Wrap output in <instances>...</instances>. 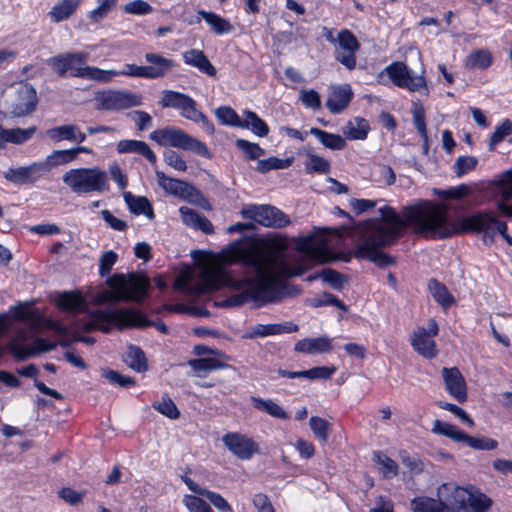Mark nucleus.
<instances>
[{
	"mask_svg": "<svg viewBox=\"0 0 512 512\" xmlns=\"http://www.w3.org/2000/svg\"><path fill=\"white\" fill-rule=\"evenodd\" d=\"M381 218L358 223L354 228L357 238L355 257L367 259L384 268L394 264V259L381 249L395 243L405 226L412 227L416 234L434 239H445L460 233H483L484 240L498 232L503 238L507 235V225L499 222L489 212L460 217L449 222L447 209L430 201H419L405 206L399 215L394 208L384 206L379 209Z\"/></svg>",
	"mask_w": 512,
	"mask_h": 512,
	"instance_id": "f257e3e1",
	"label": "nucleus"
},
{
	"mask_svg": "<svg viewBox=\"0 0 512 512\" xmlns=\"http://www.w3.org/2000/svg\"><path fill=\"white\" fill-rule=\"evenodd\" d=\"M287 243L280 238L270 239L267 250L246 251L234 247L220 255L223 264L241 261L248 276L234 279L222 265H213L202 270L197 283H191V275L182 273L175 282V288L191 295L205 293L227 287L235 293L228 297L225 306H240L250 301L258 303L273 302L278 298L279 289L285 278L299 275L280 259V252Z\"/></svg>",
	"mask_w": 512,
	"mask_h": 512,
	"instance_id": "f03ea898",
	"label": "nucleus"
},
{
	"mask_svg": "<svg viewBox=\"0 0 512 512\" xmlns=\"http://www.w3.org/2000/svg\"><path fill=\"white\" fill-rule=\"evenodd\" d=\"M439 500L417 497L411 501L413 512H486L493 501L474 487L442 484L437 491Z\"/></svg>",
	"mask_w": 512,
	"mask_h": 512,
	"instance_id": "7ed1b4c3",
	"label": "nucleus"
},
{
	"mask_svg": "<svg viewBox=\"0 0 512 512\" xmlns=\"http://www.w3.org/2000/svg\"><path fill=\"white\" fill-rule=\"evenodd\" d=\"M112 325L117 326L120 330L131 327L144 328L155 326L161 333H168V327L165 323H154L148 320L142 313L130 308L112 309L109 311L96 310L90 314L88 320L81 324H75L74 328L87 332L93 329H99L108 333Z\"/></svg>",
	"mask_w": 512,
	"mask_h": 512,
	"instance_id": "20e7f679",
	"label": "nucleus"
},
{
	"mask_svg": "<svg viewBox=\"0 0 512 512\" xmlns=\"http://www.w3.org/2000/svg\"><path fill=\"white\" fill-rule=\"evenodd\" d=\"M62 181L76 195L109 190L107 172L98 166L69 169L62 175Z\"/></svg>",
	"mask_w": 512,
	"mask_h": 512,
	"instance_id": "39448f33",
	"label": "nucleus"
},
{
	"mask_svg": "<svg viewBox=\"0 0 512 512\" xmlns=\"http://www.w3.org/2000/svg\"><path fill=\"white\" fill-rule=\"evenodd\" d=\"M107 284L113 290L106 292L103 301H135L141 302L147 297V289L150 285L149 279L145 276L130 274L128 278L117 274L107 280Z\"/></svg>",
	"mask_w": 512,
	"mask_h": 512,
	"instance_id": "423d86ee",
	"label": "nucleus"
},
{
	"mask_svg": "<svg viewBox=\"0 0 512 512\" xmlns=\"http://www.w3.org/2000/svg\"><path fill=\"white\" fill-rule=\"evenodd\" d=\"M150 138L160 145H170L192 151L200 156L210 158L207 146L198 139L189 136L181 129L168 127L155 130L150 134Z\"/></svg>",
	"mask_w": 512,
	"mask_h": 512,
	"instance_id": "0eeeda50",
	"label": "nucleus"
},
{
	"mask_svg": "<svg viewBox=\"0 0 512 512\" xmlns=\"http://www.w3.org/2000/svg\"><path fill=\"white\" fill-rule=\"evenodd\" d=\"M382 73H386L394 85L399 88H404L410 92H420L424 95L429 94L424 77L425 70L421 66L420 72H413L403 62H393L388 65Z\"/></svg>",
	"mask_w": 512,
	"mask_h": 512,
	"instance_id": "6e6552de",
	"label": "nucleus"
},
{
	"mask_svg": "<svg viewBox=\"0 0 512 512\" xmlns=\"http://www.w3.org/2000/svg\"><path fill=\"white\" fill-rule=\"evenodd\" d=\"M98 110L118 111L142 105V96L129 90L108 89L96 94Z\"/></svg>",
	"mask_w": 512,
	"mask_h": 512,
	"instance_id": "1a4fd4ad",
	"label": "nucleus"
},
{
	"mask_svg": "<svg viewBox=\"0 0 512 512\" xmlns=\"http://www.w3.org/2000/svg\"><path fill=\"white\" fill-rule=\"evenodd\" d=\"M14 318L29 325L32 334H38L42 329L53 330L60 336L69 334V329L51 319H45L38 309L29 304H20L14 309Z\"/></svg>",
	"mask_w": 512,
	"mask_h": 512,
	"instance_id": "9d476101",
	"label": "nucleus"
},
{
	"mask_svg": "<svg viewBox=\"0 0 512 512\" xmlns=\"http://www.w3.org/2000/svg\"><path fill=\"white\" fill-rule=\"evenodd\" d=\"M240 214L265 227L282 228L290 224L289 217L271 205H248L241 209Z\"/></svg>",
	"mask_w": 512,
	"mask_h": 512,
	"instance_id": "9b49d317",
	"label": "nucleus"
},
{
	"mask_svg": "<svg viewBox=\"0 0 512 512\" xmlns=\"http://www.w3.org/2000/svg\"><path fill=\"white\" fill-rule=\"evenodd\" d=\"M432 431L436 434L451 438L458 444L469 446L470 448L490 449L496 448L498 445V443L491 438L471 437L461 431L457 426L440 420L433 422Z\"/></svg>",
	"mask_w": 512,
	"mask_h": 512,
	"instance_id": "f8f14e48",
	"label": "nucleus"
},
{
	"mask_svg": "<svg viewBox=\"0 0 512 512\" xmlns=\"http://www.w3.org/2000/svg\"><path fill=\"white\" fill-rule=\"evenodd\" d=\"M438 324L434 319L428 322V328L418 327L413 331L410 343L415 352L427 359L436 357L438 350L433 337L438 334Z\"/></svg>",
	"mask_w": 512,
	"mask_h": 512,
	"instance_id": "ddd939ff",
	"label": "nucleus"
},
{
	"mask_svg": "<svg viewBox=\"0 0 512 512\" xmlns=\"http://www.w3.org/2000/svg\"><path fill=\"white\" fill-rule=\"evenodd\" d=\"M88 58L89 54L82 51L62 53L48 59V65L60 77H65L70 71V76L81 78L77 71L87 67Z\"/></svg>",
	"mask_w": 512,
	"mask_h": 512,
	"instance_id": "4468645a",
	"label": "nucleus"
},
{
	"mask_svg": "<svg viewBox=\"0 0 512 512\" xmlns=\"http://www.w3.org/2000/svg\"><path fill=\"white\" fill-rule=\"evenodd\" d=\"M360 49V43L354 34L343 29L338 33V42L334 46V57L348 70L356 67V53Z\"/></svg>",
	"mask_w": 512,
	"mask_h": 512,
	"instance_id": "2eb2a0df",
	"label": "nucleus"
},
{
	"mask_svg": "<svg viewBox=\"0 0 512 512\" xmlns=\"http://www.w3.org/2000/svg\"><path fill=\"white\" fill-rule=\"evenodd\" d=\"M47 172V165L43 161L33 162L28 166L9 168L4 172V178L16 185L31 184L38 181Z\"/></svg>",
	"mask_w": 512,
	"mask_h": 512,
	"instance_id": "dca6fc26",
	"label": "nucleus"
},
{
	"mask_svg": "<svg viewBox=\"0 0 512 512\" xmlns=\"http://www.w3.org/2000/svg\"><path fill=\"white\" fill-rule=\"evenodd\" d=\"M36 103L35 89L28 83H21L11 101L10 113L16 117L25 116L35 109Z\"/></svg>",
	"mask_w": 512,
	"mask_h": 512,
	"instance_id": "f3484780",
	"label": "nucleus"
},
{
	"mask_svg": "<svg viewBox=\"0 0 512 512\" xmlns=\"http://www.w3.org/2000/svg\"><path fill=\"white\" fill-rule=\"evenodd\" d=\"M24 340V334L18 333L16 338L10 343V350L17 359H26L29 356L40 353L52 351L56 348V344L47 342L42 338H37L32 346H23L20 342Z\"/></svg>",
	"mask_w": 512,
	"mask_h": 512,
	"instance_id": "a211bd4d",
	"label": "nucleus"
},
{
	"mask_svg": "<svg viewBox=\"0 0 512 512\" xmlns=\"http://www.w3.org/2000/svg\"><path fill=\"white\" fill-rule=\"evenodd\" d=\"M442 376L448 393L458 402H465L467 400L466 383L459 369L456 367L443 368Z\"/></svg>",
	"mask_w": 512,
	"mask_h": 512,
	"instance_id": "6ab92c4d",
	"label": "nucleus"
},
{
	"mask_svg": "<svg viewBox=\"0 0 512 512\" xmlns=\"http://www.w3.org/2000/svg\"><path fill=\"white\" fill-rule=\"evenodd\" d=\"M145 60L148 63L143 66L145 79L162 78L175 67V62L172 59L157 53H146Z\"/></svg>",
	"mask_w": 512,
	"mask_h": 512,
	"instance_id": "aec40b11",
	"label": "nucleus"
},
{
	"mask_svg": "<svg viewBox=\"0 0 512 512\" xmlns=\"http://www.w3.org/2000/svg\"><path fill=\"white\" fill-rule=\"evenodd\" d=\"M353 92L348 84L332 86L326 101V106L333 114L342 112L352 100Z\"/></svg>",
	"mask_w": 512,
	"mask_h": 512,
	"instance_id": "412c9836",
	"label": "nucleus"
},
{
	"mask_svg": "<svg viewBox=\"0 0 512 512\" xmlns=\"http://www.w3.org/2000/svg\"><path fill=\"white\" fill-rule=\"evenodd\" d=\"M80 153L92 154L93 151L85 146H78L65 150H55L43 162L47 165V172H50L53 167L73 162L77 159Z\"/></svg>",
	"mask_w": 512,
	"mask_h": 512,
	"instance_id": "4be33fe9",
	"label": "nucleus"
},
{
	"mask_svg": "<svg viewBox=\"0 0 512 512\" xmlns=\"http://www.w3.org/2000/svg\"><path fill=\"white\" fill-rule=\"evenodd\" d=\"M187 487L197 495L206 497L210 503L220 512H232L231 505L220 494L201 488L196 482L186 475L181 476Z\"/></svg>",
	"mask_w": 512,
	"mask_h": 512,
	"instance_id": "5701e85b",
	"label": "nucleus"
},
{
	"mask_svg": "<svg viewBox=\"0 0 512 512\" xmlns=\"http://www.w3.org/2000/svg\"><path fill=\"white\" fill-rule=\"evenodd\" d=\"M295 351L309 355L330 352L332 349L331 339L328 336L317 338H304L295 344Z\"/></svg>",
	"mask_w": 512,
	"mask_h": 512,
	"instance_id": "b1692460",
	"label": "nucleus"
},
{
	"mask_svg": "<svg viewBox=\"0 0 512 512\" xmlns=\"http://www.w3.org/2000/svg\"><path fill=\"white\" fill-rule=\"evenodd\" d=\"M183 60L187 65L196 67L200 72L208 76H216L217 70L209 61L203 51L190 49L183 53Z\"/></svg>",
	"mask_w": 512,
	"mask_h": 512,
	"instance_id": "393cba45",
	"label": "nucleus"
},
{
	"mask_svg": "<svg viewBox=\"0 0 512 512\" xmlns=\"http://www.w3.org/2000/svg\"><path fill=\"white\" fill-rule=\"evenodd\" d=\"M324 246L325 241L317 243L315 236L309 235L301 241L299 250L305 253L310 259L324 263L330 260Z\"/></svg>",
	"mask_w": 512,
	"mask_h": 512,
	"instance_id": "a878e982",
	"label": "nucleus"
},
{
	"mask_svg": "<svg viewBox=\"0 0 512 512\" xmlns=\"http://www.w3.org/2000/svg\"><path fill=\"white\" fill-rule=\"evenodd\" d=\"M36 131L35 127H29L27 129L12 128L3 129L0 126V149L4 148L7 143L12 144H23L28 141L34 135Z\"/></svg>",
	"mask_w": 512,
	"mask_h": 512,
	"instance_id": "bb28decb",
	"label": "nucleus"
},
{
	"mask_svg": "<svg viewBox=\"0 0 512 512\" xmlns=\"http://www.w3.org/2000/svg\"><path fill=\"white\" fill-rule=\"evenodd\" d=\"M119 153H137L144 156L151 164L157 161L156 155L149 145L139 140H121L117 144Z\"/></svg>",
	"mask_w": 512,
	"mask_h": 512,
	"instance_id": "cd10ccee",
	"label": "nucleus"
},
{
	"mask_svg": "<svg viewBox=\"0 0 512 512\" xmlns=\"http://www.w3.org/2000/svg\"><path fill=\"white\" fill-rule=\"evenodd\" d=\"M123 198L131 213L135 215L144 214L150 220L154 218L153 208L146 197L124 192Z\"/></svg>",
	"mask_w": 512,
	"mask_h": 512,
	"instance_id": "c85d7f7f",
	"label": "nucleus"
},
{
	"mask_svg": "<svg viewBox=\"0 0 512 512\" xmlns=\"http://www.w3.org/2000/svg\"><path fill=\"white\" fill-rule=\"evenodd\" d=\"M240 128L250 129L258 137H265L269 133V127L264 120L250 110L243 111Z\"/></svg>",
	"mask_w": 512,
	"mask_h": 512,
	"instance_id": "c756f323",
	"label": "nucleus"
},
{
	"mask_svg": "<svg viewBox=\"0 0 512 512\" xmlns=\"http://www.w3.org/2000/svg\"><path fill=\"white\" fill-rule=\"evenodd\" d=\"M492 62L493 56L489 50L478 49L467 55L465 67L471 70H485L491 66Z\"/></svg>",
	"mask_w": 512,
	"mask_h": 512,
	"instance_id": "7c9ffc66",
	"label": "nucleus"
},
{
	"mask_svg": "<svg viewBox=\"0 0 512 512\" xmlns=\"http://www.w3.org/2000/svg\"><path fill=\"white\" fill-rule=\"evenodd\" d=\"M198 15H200L211 27V30L218 35L230 33L233 30L232 24L227 19L214 12L199 10Z\"/></svg>",
	"mask_w": 512,
	"mask_h": 512,
	"instance_id": "2f4dec72",
	"label": "nucleus"
},
{
	"mask_svg": "<svg viewBox=\"0 0 512 512\" xmlns=\"http://www.w3.org/2000/svg\"><path fill=\"white\" fill-rule=\"evenodd\" d=\"M82 79L94 80L100 83H110L119 76L118 70H104L94 66H87L77 71Z\"/></svg>",
	"mask_w": 512,
	"mask_h": 512,
	"instance_id": "473e14b6",
	"label": "nucleus"
},
{
	"mask_svg": "<svg viewBox=\"0 0 512 512\" xmlns=\"http://www.w3.org/2000/svg\"><path fill=\"white\" fill-rule=\"evenodd\" d=\"M251 402L254 408H256L259 411L266 412L272 417L278 419H288L287 412L272 399H262L259 397L252 396Z\"/></svg>",
	"mask_w": 512,
	"mask_h": 512,
	"instance_id": "72a5a7b5",
	"label": "nucleus"
},
{
	"mask_svg": "<svg viewBox=\"0 0 512 512\" xmlns=\"http://www.w3.org/2000/svg\"><path fill=\"white\" fill-rule=\"evenodd\" d=\"M343 134L352 140H364L369 131V124L363 118H355L342 128Z\"/></svg>",
	"mask_w": 512,
	"mask_h": 512,
	"instance_id": "f704fd0d",
	"label": "nucleus"
},
{
	"mask_svg": "<svg viewBox=\"0 0 512 512\" xmlns=\"http://www.w3.org/2000/svg\"><path fill=\"white\" fill-rule=\"evenodd\" d=\"M310 134L314 135L326 148L332 150H342L346 144L341 135L328 133L319 128H311Z\"/></svg>",
	"mask_w": 512,
	"mask_h": 512,
	"instance_id": "c9c22d12",
	"label": "nucleus"
},
{
	"mask_svg": "<svg viewBox=\"0 0 512 512\" xmlns=\"http://www.w3.org/2000/svg\"><path fill=\"white\" fill-rule=\"evenodd\" d=\"M188 365L193 369L197 376H204L206 373L218 369H223L227 365L216 358H199L193 359L188 362Z\"/></svg>",
	"mask_w": 512,
	"mask_h": 512,
	"instance_id": "e433bc0d",
	"label": "nucleus"
},
{
	"mask_svg": "<svg viewBox=\"0 0 512 512\" xmlns=\"http://www.w3.org/2000/svg\"><path fill=\"white\" fill-rule=\"evenodd\" d=\"M57 304L61 309L73 312L82 311L85 308L84 298L76 292H64L57 298Z\"/></svg>",
	"mask_w": 512,
	"mask_h": 512,
	"instance_id": "4c0bfd02",
	"label": "nucleus"
},
{
	"mask_svg": "<svg viewBox=\"0 0 512 512\" xmlns=\"http://www.w3.org/2000/svg\"><path fill=\"white\" fill-rule=\"evenodd\" d=\"M428 289L436 302L443 308H448L454 302V297L450 294L445 285L436 279L429 280Z\"/></svg>",
	"mask_w": 512,
	"mask_h": 512,
	"instance_id": "58836bf2",
	"label": "nucleus"
},
{
	"mask_svg": "<svg viewBox=\"0 0 512 512\" xmlns=\"http://www.w3.org/2000/svg\"><path fill=\"white\" fill-rule=\"evenodd\" d=\"M124 360L130 368L137 372H143L147 370L145 354L137 346H129Z\"/></svg>",
	"mask_w": 512,
	"mask_h": 512,
	"instance_id": "ea45409f",
	"label": "nucleus"
},
{
	"mask_svg": "<svg viewBox=\"0 0 512 512\" xmlns=\"http://www.w3.org/2000/svg\"><path fill=\"white\" fill-rule=\"evenodd\" d=\"M79 3V0H63L52 8L50 15L55 22L63 21L76 11Z\"/></svg>",
	"mask_w": 512,
	"mask_h": 512,
	"instance_id": "a19ab883",
	"label": "nucleus"
},
{
	"mask_svg": "<svg viewBox=\"0 0 512 512\" xmlns=\"http://www.w3.org/2000/svg\"><path fill=\"white\" fill-rule=\"evenodd\" d=\"M189 97L190 96L177 91L164 90L162 91V97L159 101V104L163 108H174L182 110Z\"/></svg>",
	"mask_w": 512,
	"mask_h": 512,
	"instance_id": "79ce46f5",
	"label": "nucleus"
},
{
	"mask_svg": "<svg viewBox=\"0 0 512 512\" xmlns=\"http://www.w3.org/2000/svg\"><path fill=\"white\" fill-rule=\"evenodd\" d=\"M305 169L307 173L327 174L330 171V162L322 156L308 152L306 154Z\"/></svg>",
	"mask_w": 512,
	"mask_h": 512,
	"instance_id": "37998d69",
	"label": "nucleus"
},
{
	"mask_svg": "<svg viewBox=\"0 0 512 512\" xmlns=\"http://www.w3.org/2000/svg\"><path fill=\"white\" fill-rule=\"evenodd\" d=\"M294 157L280 159L277 157H269L257 162L256 170L260 173H267L270 170L286 169L292 165Z\"/></svg>",
	"mask_w": 512,
	"mask_h": 512,
	"instance_id": "c03bdc74",
	"label": "nucleus"
},
{
	"mask_svg": "<svg viewBox=\"0 0 512 512\" xmlns=\"http://www.w3.org/2000/svg\"><path fill=\"white\" fill-rule=\"evenodd\" d=\"M155 174L157 177L158 185L169 194L178 197L184 181L167 177L162 171L158 170H156Z\"/></svg>",
	"mask_w": 512,
	"mask_h": 512,
	"instance_id": "a18cd8bd",
	"label": "nucleus"
},
{
	"mask_svg": "<svg viewBox=\"0 0 512 512\" xmlns=\"http://www.w3.org/2000/svg\"><path fill=\"white\" fill-rule=\"evenodd\" d=\"M374 461L379 465V469L385 478H391L398 472L396 462L381 452H376Z\"/></svg>",
	"mask_w": 512,
	"mask_h": 512,
	"instance_id": "49530a36",
	"label": "nucleus"
},
{
	"mask_svg": "<svg viewBox=\"0 0 512 512\" xmlns=\"http://www.w3.org/2000/svg\"><path fill=\"white\" fill-rule=\"evenodd\" d=\"M215 115L221 124L240 128L242 117H240L232 108L228 106H221L216 109Z\"/></svg>",
	"mask_w": 512,
	"mask_h": 512,
	"instance_id": "de8ad7c7",
	"label": "nucleus"
},
{
	"mask_svg": "<svg viewBox=\"0 0 512 512\" xmlns=\"http://www.w3.org/2000/svg\"><path fill=\"white\" fill-rule=\"evenodd\" d=\"M75 126L74 124L62 125L51 128L47 131L48 136L55 142L67 140L73 142L75 138Z\"/></svg>",
	"mask_w": 512,
	"mask_h": 512,
	"instance_id": "09e8293b",
	"label": "nucleus"
},
{
	"mask_svg": "<svg viewBox=\"0 0 512 512\" xmlns=\"http://www.w3.org/2000/svg\"><path fill=\"white\" fill-rule=\"evenodd\" d=\"M98 6L90 11L89 18L93 22H99L108 15L117 5L118 0H97Z\"/></svg>",
	"mask_w": 512,
	"mask_h": 512,
	"instance_id": "8fccbe9b",
	"label": "nucleus"
},
{
	"mask_svg": "<svg viewBox=\"0 0 512 512\" xmlns=\"http://www.w3.org/2000/svg\"><path fill=\"white\" fill-rule=\"evenodd\" d=\"M223 443L227 448H253L254 442L239 433H228L223 437Z\"/></svg>",
	"mask_w": 512,
	"mask_h": 512,
	"instance_id": "3c124183",
	"label": "nucleus"
},
{
	"mask_svg": "<svg viewBox=\"0 0 512 512\" xmlns=\"http://www.w3.org/2000/svg\"><path fill=\"white\" fill-rule=\"evenodd\" d=\"M317 277H321L323 281L334 289H340L345 282V277L342 274L329 268L323 269L317 276L310 277L309 279L312 280Z\"/></svg>",
	"mask_w": 512,
	"mask_h": 512,
	"instance_id": "603ef678",
	"label": "nucleus"
},
{
	"mask_svg": "<svg viewBox=\"0 0 512 512\" xmlns=\"http://www.w3.org/2000/svg\"><path fill=\"white\" fill-rule=\"evenodd\" d=\"M235 144L236 147L242 150L250 160H255L265 154V150L258 144L249 142L245 139H237Z\"/></svg>",
	"mask_w": 512,
	"mask_h": 512,
	"instance_id": "864d4df0",
	"label": "nucleus"
},
{
	"mask_svg": "<svg viewBox=\"0 0 512 512\" xmlns=\"http://www.w3.org/2000/svg\"><path fill=\"white\" fill-rule=\"evenodd\" d=\"M278 334H280V330L277 324H257L251 327L245 337L248 339H254Z\"/></svg>",
	"mask_w": 512,
	"mask_h": 512,
	"instance_id": "5fc2aeb1",
	"label": "nucleus"
},
{
	"mask_svg": "<svg viewBox=\"0 0 512 512\" xmlns=\"http://www.w3.org/2000/svg\"><path fill=\"white\" fill-rule=\"evenodd\" d=\"M512 133V122L508 119L502 122L501 125L496 127L492 133L489 142V149L492 151L496 145L499 144L506 136Z\"/></svg>",
	"mask_w": 512,
	"mask_h": 512,
	"instance_id": "6e6d98bb",
	"label": "nucleus"
},
{
	"mask_svg": "<svg viewBox=\"0 0 512 512\" xmlns=\"http://www.w3.org/2000/svg\"><path fill=\"white\" fill-rule=\"evenodd\" d=\"M86 491H76L70 487H63L58 491V497L71 506H77L82 503Z\"/></svg>",
	"mask_w": 512,
	"mask_h": 512,
	"instance_id": "4d7b16f0",
	"label": "nucleus"
},
{
	"mask_svg": "<svg viewBox=\"0 0 512 512\" xmlns=\"http://www.w3.org/2000/svg\"><path fill=\"white\" fill-rule=\"evenodd\" d=\"M183 504L189 512H213L208 503L194 495H185Z\"/></svg>",
	"mask_w": 512,
	"mask_h": 512,
	"instance_id": "13d9d810",
	"label": "nucleus"
},
{
	"mask_svg": "<svg viewBox=\"0 0 512 512\" xmlns=\"http://www.w3.org/2000/svg\"><path fill=\"white\" fill-rule=\"evenodd\" d=\"M373 175L376 182L387 186L394 184L396 179L394 171L387 165H377L374 169Z\"/></svg>",
	"mask_w": 512,
	"mask_h": 512,
	"instance_id": "bf43d9fd",
	"label": "nucleus"
},
{
	"mask_svg": "<svg viewBox=\"0 0 512 512\" xmlns=\"http://www.w3.org/2000/svg\"><path fill=\"white\" fill-rule=\"evenodd\" d=\"M478 160L474 156H461L454 164V171L458 177L475 169Z\"/></svg>",
	"mask_w": 512,
	"mask_h": 512,
	"instance_id": "052dcab7",
	"label": "nucleus"
},
{
	"mask_svg": "<svg viewBox=\"0 0 512 512\" xmlns=\"http://www.w3.org/2000/svg\"><path fill=\"white\" fill-rule=\"evenodd\" d=\"M312 305L314 307L332 305L344 312L348 310L347 305L331 293H323L319 297L312 299Z\"/></svg>",
	"mask_w": 512,
	"mask_h": 512,
	"instance_id": "680f3d73",
	"label": "nucleus"
},
{
	"mask_svg": "<svg viewBox=\"0 0 512 512\" xmlns=\"http://www.w3.org/2000/svg\"><path fill=\"white\" fill-rule=\"evenodd\" d=\"M178 197L192 203V204H200L204 197L202 193L195 188L193 185L184 181V184L179 192Z\"/></svg>",
	"mask_w": 512,
	"mask_h": 512,
	"instance_id": "e2e57ef3",
	"label": "nucleus"
},
{
	"mask_svg": "<svg viewBox=\"0 0 512 512\" xmlns=\"http://www.w3.org/2000/svg\"><path fill=\"white\" fill-rule=\"evenodd\" d=\"M124 12L132 15H147L153 11V7L146 1L134 0L124 5Z\"/></svg>",
	"mask_w": 512,
	"mask_h": 512,
	"instance_id": "0e129e2a",
	"label": "nucleus"
},
{
	"mask_svg": "<svg viewBox=\"0 0 512 512\" xmlns=\"http://www.w3.org/2000/svg\"><path fill=\"white\" fill-rule=\"evenodd\" d=\"M334 367H314L309 370L301 371L302 378H306L308 380L314 379H329L335 372Z\"/></svg>",
	"mask_w": 512,
	"mask_h": 512,
	"instance_id": "69168bd1",
	"label": "nucleus"
},
{
	"mask_svg": "<svg viewBox=\"0 0 512 512\" xmlns=\"http://www.w3.org/2000/svg\"><path fill=\"white\" fill-rule=\"evenodd\" d=\"M309 425L317 438L326 441L328 436L329 423L325 419L313 416L309 420Z\"/></svg>",
	"mask_w": 512,
	"mask_h": 512,
	"instance_id": "338daca9",
	"label": "nucleus"
},
{
	"mask_svg": "<svg viewBox=\"0 0 512 512\" xmlns=\"http://www.w3.org/2000/svg\"><path fill=\"white\" fill-rule=\"evenodd\" d=\"M154 408L171 419H177L180 414L175 403L169 397H163L160 402L154 405Z\"/></svg>",
	"mask_w": 512,
	"mask_h": 512,
	"instance_id": "774afa93",
	"label": "nucleus"
}]
</instances>
